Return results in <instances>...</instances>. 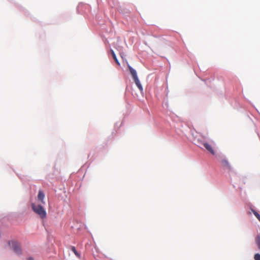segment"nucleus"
I'll return each instance as SVG.
<instances>
[{
	"mask_svg": "<svg viewBox=\"0 0 260 260\" xmlns=\"http://www.w3.org/2000/svg\"><path fill=\"white\" fill-rule=\"evenodd\" d=\"M31 206L33 211L38 215L41 219H44L46 217V212L42 205L36 204L32 203Z\"/></svg>",
	"mask_w": 260,
	"mask_h": 260,
	"instance_id": "1",
	"label": "nucleus"
},
{
	"mask_svg": "<svg viewBox=\"0 0 260 260\" xmlns=\"http://www.w3.org/2000/svg\"><path fill=\"white\" fill-rule=\"evenodd\" d=\"M9 245L16 254H20L21 253L20 244L19 242L14 240L11 241L9 242Z\"/></svg>",
	"mask_w": 260,
	"mask_h": 260,
	"instance_id": "2",
	"label": "nucleus"
},
{
	"mask_svg": "<svg viewBox=\"0 0 260 260\" xmlns=\"http://www.w3.org/2000/svg\"><path fill=\"white\" fill-rule=\"evenodd\" d=\"M198 142L199 143L203 145L206 150H208L210 153L213 155L215 154V151L211 144L207 142H202L199 140H198Z\"/></svg>",
	"mask_w": 260,
	"mask_h": 260,
	"instance_id": "3",
	"label": "nucleus"
},
{
	"mask_svg": "<svg viewBox=\"0 0 260 260\" xmlns=\"http://www.w3.org/2000/svg\"><path fill=\"white\" fill-rule=\"evenodd\" d=\"M220 162L223 167L226 168L229 170H231V166L227 159H222L221 160Z\"/></svg>",
	"mask_w": 260,
	"mask_h": 260,
	"instance_id": "4",
	"label": "nucleus"
},
{
	"mask_svg": "<svg viewBox=\"0 0 260 260\" xmlns=\"http://www.w3.org/2000/svg\"><path fill=\"white\" fill-rule=\"evenodd\" d=\"M44 198H45V194H44V192L42 190H39L38 194V200L42 204H45V202L44 200Z\"/></svg>",
	"mask_w": 260,
	"mask_h": 260,
	"instance_id": "5",
	"label": "nucleus"
},
{
	"mask_svg": "<svg viewBox=\"0 0 260 260\" xmlns=\"http://www.w3.org/2000/svg\"><path fill=\"white\" fill-rule=\"evenodd\" d=\"M128 68L129 70V72L131 73V74L133 79H135L136 78H138L136 71L135 69H134L132 67H131L129 65H128Z\"/></svg>",
	"mask_w": 260,
	"mask_h": 260,
	"instance_id": "6",
	"label": "nucleus"
},
{
	"mask_svg": "<svg viewBox=\"0 0 260 260\" xmlns=\"http://www.w3.org/2000/svg\"><path fill=\"white\" fill-rule=\"evenodd\" d=\"M136 85H137V86L138 87V88H139V89L142 92L143 91V87L138 79V78H136L135 79H133Z\"/></svg>",
	"mask_w": 260,
	"mask_h": 260,
	"instance_id": "7",
	"label": "nucleus"
},
{
	"mask_svg": "<svg viewBox=\"0 0 260 260\" xmlns=\"http://www.w3.org/2000/svg\"><path fill=\"white\" fill-rule=\"evenodd\" d=\"M255 242L259 250H260V233L256 236Z\"/></svg>",
	"mask_w": 260,
	"mask_h": 260,
	"instance_id": "8",
	"label": "nucleus"
},
{
	"mask_svg": "<svg viewBox=\"0 0 260 260\" xmlns=\"http://www.w3.org/2000/svg\"><path fill=\"white\" fill-rule=\"evenodd\" d=\"M110 52H111V53L112 54V56L113 58L114 59V61H115V62L116 63V64L117 65L119 66L120 63L116 57L115 52H114V51L112 49H111Z\"/></svg>",
	"mask_w": 260,
	"mask_h": 260,
	"instance_id": "9",
	"label": "nucleus"
},
{
	"mask_svg": "<svg viewBox=\"0 0 260 260\" xmlns=\"http://www.w3.org/2000/svg\"><path fill=\"white\" fill-rule=\"evenodd\" d=\"M71 250L78 258L81 257L80 254L79 252H78V251L76 250L74 246H72Z\"/></svg>",
	"mask_w": 260,
	"mask_h": 260,
	"instance_id": "10",
	"label": "nucleus"
},
{
	"mask_svg": "<svg viewBox=\"0 0 260 260\" xmlns=\"http://www.w3.org/2000/svg\"><path fill=\"white\" fill-rule=\"evenodd\" d=\"M253 213L257 219L260 221V215L255 210L253 211Z\"/></svg>",
	"mask_w": 260,
	"mask_h": 260,
	"instance_id": "11",
	"label": "nucleus"
},
{
	"mask_svg": "<svg viewBox=\"0 0 260 260\" xmlns=\"http://www.w3.org/2000/svg\"><path fill=\"white\" fill-rule=\"evenodd\" d=\"M254 260H260V254L256 253L254 256Z\"/></svg>",
	"mask_w": 260,
	"mask_h": 260,
	"instance_id": "12",
	"label": "nucleus"
},
{
	"mask_svg": "<svg viewBox=\"0 0 260 260\" xmlns=\"http://www.w3.org/2000/svg\"><path fill=\"white\" fill-rule=\"evenodd\" d=\"M28 260H33L32 258L31 257H30L28 259Z\"/></svg>",
	"mask_w": 260,
	"mask_h": 260,
	"instance_id": "13",
	"label": "nucleus"
}]
</instances>
